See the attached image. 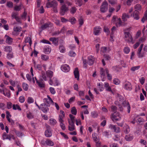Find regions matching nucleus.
Wrapping results in <instances>:
<instances>
[{"mask_svg": "<svg viewBox=\"0 0 147 147\" xmlns=\"http://www.w3.org/2000/svg\"><path fill=\"white\" fill-rule=\"evenodd\" d=\"M22 28L21 27H18L17 26H14L13 28V30L14 32H12L13 35H15L14 34L15 32H20L22 30Z\"/></svg>", "mask_w": 147, "mask_h": 147, "instance_id": "24", "label": "nucleus"}, {"mask_svg": "<svg viewBox=\"0 0 147 147\" xmlns=\"http://www.w3.org/2000/svg\"><path fill=\"white\" fill-rule=\"evenodd\" d=\"M140 82L141 84L143 85L144 83L145 79L143 77H141L139 79Z\"/></svg>", "mask_w": 147, "mask_h": 147, "instance_id": "64", "label": "nucleus"}, {"mask_svg": "<svg viewBox=\"0 0 147 147\" xmlns=\"http://www.w3.org/2000/svg\"><path fill=\"white\" fill-rule=\"evenodd\" d=\"M135 9V11H141V6L139 4H136L134 7Z\"/></svg>", "mask_w": 147, "mask_h": 147, "instance_id": "29", "label": "nucleus"}, {"mask_svg": "<svg viewBox=\"0 0 147 147\" xmlns=\"http://www.w3.org/2000/svg\"><path fill=\"white\" fill-rule=\"evenodd\" d=\"M74 73L75 78L77 79V80H79V73L78 71V68H76L75 69Z\"/></svg>", "mask_w": 147, "mask_h": 147, "instance_id": "18", "label": "nucleus"}, {"mask_svg": "<svg viewBox=\"0 0 147 147\" xmlns=\"http://www.w3.org/2000/svg\"><path fill=\"white\" fill-rule=\"evenodd\" d=\"M41 59L44 61H46L49 59V57L47 55H41Z\"/></svg>", "mask_w": 147, "mask_h": 147, "instance_id": "42", "label": "nucleus"}, {"mask_svg": "<svg viewBox=\"0 0 147 147\" xmlns=\"http://www.w3.org/2000/svg\"><path fill=\"white\" fill-rule=\"evenodd\" d=\"M113 83L116 85H118L120 83V81L117 79L115 78L113 80Z\"/></svg>", "mask_w": 147, "mask_h": 147, "instance_id": "56", "label": "nucleus"}, {"mask_svg": "<svg viewBox=\"0 0 147 147\" xmlns=\"http://www.w3.org/2000/svg\"><path fill=\"white\" fill-rule=\"evenodd\" d=\"M122 88L126 90L130 91L132 89V85L130 82L125 81L123 84Z\"/></svg>", "mask_w": 147, "mask_h": 147, "instance_id": "1", "label": "nucleus"}, {"mask_svg": "<svg viewBox=\"0 0 147 147\" xmlns=\"http://www.w3.org/2000/svg\"><path fill=\"white\" fill-rule=\"evenodd\" d=\"M13 109L14 110L18 109L19 111H21V109L20 107L17 104H13Z\"/></svg>", "mask_w": 147, "mask_h": 147, "instance_id": "36", "label": "nucleus"}, {"mask_svg": "<svg viewBox=\"0 0 147 147\" xmlns=\"http://www.w3.org/2000/svg\"><path fill=\"white\" fill-rule=\"evenodd\" d=\"M106 73L107 75V77L108 80H111L112 79L111 75L109 74V71L107 68H106Z\"/></svg>", "mask_w": 147, "mask_h": 147, "instance_id": "33", "label": "nucleus"}, {"mask_svg": "<svg viewBox=\"0 0 147 147\" xmlns=\"http://www.w3.org/2000/svg\"><path fill=\"white\" fill-rule=\"evenodd\" d=\"M13 54L12 53H8L7 55V58L9 59H10L13 58Z\"/></svg>", "mask_w": 147, "mask_h": 147, "instance_id": "46", "label": "nucleus"}, {"mask_svg": "<svg viewBox=\"0 0 147 147\" xmlns=\"http://www.w3.org/2000/svg\"><path fill=\"white\" fill-rule=\"evenodd\" d=\"M27 117L29 119H32L34 117V116L32 113L30 112L27 113Z\"/></svg>", "mask_w": 147, "mask_h": 147, "instance_id": "54", "label": "nucleus"}, {"mask_svg": "<svg viewBox=\"0 0 147 147\" xmlns=\"http://www.w3.org/2000/svg\"><path fill=\"white\" fill-rule=\"evenodd\" d=\"M50 124L53 126L54 125L57 123V122L55 119H54L51 118L49 120Z\"/></svg>", "mask_w": 147, "mask_h": 147, "instance_id": "37", "label": "nucleus"}, {"mask_svg": "<svg viewBox=\"0 0 147 147\" xmlns=\"http://www.w3.org/2000/svg\"><path fill=\"white\" fill-rule=\"evenodd\" d=\"M41 42L43 43L51 45V43L48 40L43 39L41 41Z\"/></svg>", "mask_w": 147, "mask_h": 147, "instance_id": "61", "label": "nucleus"}, {"mask_svg": "<svg viewBox=\"0 0 147 147\" xmlns=\"http://www.w3.org/2000/svg\"><path fill=\"white\" fill-rule=\"evenodd\" d=\"M5 37H7L5 40L6 42L8 45H11L13 42V39L7 35H5Z\"/></svg>", "mask_w": 147, "mask_h": 147, "instance_id": "17", "label": "nucleus"}, {"mask_svg": "<svg viewBox=\"0 0 147 147\" xmlns=\"http://www.w3.org/2000/svg\"><path fill=\"white\" fill-rule=\"evenodd\" d=\"M122 104L125 106L127 107V112L128 113H129L130 111L131 107L128 102L126 101H124L122 103Z\"/></svg>", "mask_w": 147, "mask_h": 147, "instance_id": "19", "label": "nucleus"}, {"mask_svg": "<svg viewBox=\"0 0 147 147\" xmlns=\"http://www.w3.org/2000/svg\"><path fill=\"white\" fill-rule=\"evenodd\" d=\"M49 106L45 104H42L40 105V109L41 110L43 113H46L49 110L48 108Z\"/></svg>", "mask_w": 147, "mask_h": 147, "instance_id": "7", "label": "nucleus"}, {"mask_svg": "<svg viewBox=\"0 0 147 147\" xmlns=\"http://www.w3.org/2000/svg\"><path fill=\"white\" fill-rule=\"evenodd\" d=\"M11 139L13 140L15 139V137L12 135L9 134L8 135L6 139H8L9 140H11Z\"/></svg>", "mask_w": 147, "mask_h": 147, "instance_id": "51", "label": "nucleus"}, {"mask_svg": "<svg viewBox=\"0 0 147 147\" xmlns=\"http://www.w3.org/2000/svg\"><path fill=\"white\" fill-rule=\"evenodd\" d=\"M61 69L62 71L65 72H68L70 69L69 66L67 64L63 65L61 66Z\"/></svg>", "mask_w": 147, "mask_h": 147, "instance_id": "9", "label": "nucleus"}, {"mask_svg": "<svg viewBox=\"0 0 147 147\" xmlns=\"http://www.w3.org/2000/svg\"><path fill=\"white\" fill-rule=\"evenodd\" d=\"M49 24L48 23H45L44 24L42 25L41 27V32L42 31V30H44L47 28L49 27Z\"/></svg>", "mask_w": 147, "mask_h": 147, "instance_id": "30", "label": "nucleus"}, {"mask_svg": "<svg viewBox=\"0 0 147 147\" xmlns=\"http://www.w3.org/2000/svg\"><path fill=\"white\" fill-rule=\"evenodd\" d=\"M59 49L60 52L61 53H64L66 49L64 46L63 44H60V45Z\"/></svg>", "mask_w": 147, "mask_h": 147, "instance_id": "25", "label": "nucleus"}, {"mask_svg": "<svg viewBox=\"0 0 147 147\" xmlns=\"http://www.w3.org/2000/svg\"><path fill=\"white\" fill-rule=\"evenodd\" d=\"M69 117L71 119V122H74L75 121V117L71 114L69 115Z\"/></svg>", "mask_w": 147, "mask_h": 147, "instance_id": "57", "label": "nucleus"}, {"mask_svg": "<svg viewBox=\"0 0 147 147\" xmlns=\"http://www.w3.org/2000/svg\"><path fill=\"white\" fill-rule=\"evenodd\" d=\"M110 50L109 47H102L101 48V51L104 53H108L110 51Z\"/></svg>", "mask_w": 147, "mask_h": 147, "instance_id": "26", "label": "nucleus"}, {"mask_svg": "<svg viewBox=\"0 0 147 147\" xmlns=\"http://www.w3.org/2000/svg\"><path fill=\"white\" fill-rule=\"evenodd\" d=\"M98 115V113L96 111H92L91 113V116L93 118L97 117Z\"/></svg>", "mask_w": 147, "mask_h": 147, "instance_id": "34", "label": "nucleus"}, {"mask_svg": "<svg viewBox=\"0 0 147 147\" xmlns=\"http://www.w3.org/2000/svg\"><path fill=\"white\" fill-rule=\"evenodd\" d=\"M69 55L71 57H74L75 56L76 54L73 51H71L69 52Z\"/></svg>", "mask_w": 147, "mask_h": 147, "instance_id": "55", "label": "nucleus"}, {"mask_svg": "<svg viewBox=\"0 0 147 147\" xmlns=\"http://www.w3.org/2000/svg\"><path fill=\"white\" fill-rule=\"evenodd\" d=\"M34 99L32 97H30L28 98V103H31L34 102Z\"/></svg>", "mask_w": 147, "mask_h": 147, "instance_id": "60", "label": "nucleus"}, {"mask_svg": "<svg viewBox=\"0 0 147 147\" xmlns=\"http://www.w3.org/2000/svg\"><path fill=\"white\" fill-rule=\"evenodd\" d=\"M140 67L139 66H134L132 67L131 68V70L133 71H134L139 69Z\"/></svg>", "mask_w": 147, "mask_h": 147, "instance_id": "50", "label": "nucleus"}, {"mask_svg": "<svg viewBox=\"0 0 147 147\" xmlns=\"http://www.w3.org/2000/svg\"><path fill=\"white\" fill-rule=\"evenodd\" d=\"M111 108L112 111L114 112V113H116L115 112L116 111L117 109V107L115 106H112L111 107Z\"/></svg>", "mask_w": 147, "mask_h": 147, "instance_id": "58", "label": "nucleus"}, {"mask_svg": "<svg viewBox=\"0 0 147 147\" xmlns=\"http://www.w3.org/2000/svg\"><path fill=\"white\" fill-rule=\"evenodd\" d=\"M134 138L133 136L131 134L126 135L125 137V139L127 141H130L132 140Z\"/></svg>", "mask_w": 147, "mask_h": 147, "instance_id": "21", "label": "nucleus"}, {"mask_svg": "<svg viewBox=\"0 0 147 147\" xmlns=\"http://www.w3.org/2000/svg\"><path fill=\"white\" fill-rule=\"evenodd\" d=\"M49 40L52 42V43L55 46H57L59 44L58 38L55 37H51Z\"/></svg>", "mask_w": 147, "mask_h": 147, "instance_id": "13", "label": "nucleus"}, {"mask_svg": "<svg viewBox=\"0 0 147 147\" xmlns=\"http://www.w3.org/2000/svg\"><path fill=\"white\" fill-rule=\"evenodd\" d=\"M146 20H147V10L146 11L144 17L142 18L141 21L143 23H144Z\"/></svg>", "mask_w": 147, "mask_h": 147, "instance_id": "43", "label": "nucleus"}, {"mask_svg": "<svg viewBox=\"0 0 147 147\" xmlns=\"http://www.w3.org/2000/svg\"><path fill=\"white\" fill-rule=\"evenodd\" d=\"M112 119L113 121H119L121 119L120 114L119 113H114L112 115Z\"/></svg>", "mask_w": 147, "mask_h": 147, "instance_id": "6", "label": "nucleus"}, {"mask_svg": "<svg viewBox=\"0 0 147 147\" xmlns=\"http://www.w3.org/2000/svg\"><path fill=\"white\" fill-rule=\"evenodd\" d=\"M69 10L68 8L67 7L65 4L61 5L60 8V14L62 16L64 15Z\"/></svg>", "mask_w": 147, "mask_h": 147, "instance_id": "4", "label": "nucleus"}, {"mask_svg": "<svg viewBox=\"0 0 147 147\" xmlns=\"http://www.w3.org/2000/svg\"><path fill=\"white\" fill-rule=\"evenodd\" d=\"M109 2L112 5H114L117 3V0H108Z\"/></svg>", "mask_w": 147, "mask_h": 147, "instance_id": "59", "label": "nucleus"}, {"mask_svg": "<svg viewBox=\"0 0 147 147\" xmlns=\"http://www.w3.org/2000/svg\"><path fill=\"white\" fill-rule=\"evenodd\" d=\"M46 74L45 72H42L41 73V76L42 78L45 81L47 80V78L46 76Z\"/></svg>", "mask_w": 147, "mask_h": 147, "instance_id": "53", "label": "nucleus"}, {"mask_svg": "<svg viewBox=\"0 0 147 147\" xmlns=\"http://www.w3.org/2000/svg\"><path fill=\"white\" fill-rule=\"evenodd\" d=\"M88 63L89 65H91L94 63V57L92 55L89 56L88 57Z\"/></svg>", "mask_w": 147, "mask_h": 147, "instance_id": "15", "label": "nucleus"}, {"mask_svg": "<svg viewBox=\"0 0 147 147\" xmlns=\"http://www.w3.org/2000/svg\"><path fill=\"white\" fill-rule=\"evenodd\" d=\"M97 87L98 88L100 91H102L103 90L102 84V82H99L97 83Z\"/></svg>", "mask_w": 147, "mask_h": 147, "instance_id": "31", "label": "nucleus"}, {"mask_svg": "<svg viewBox=\"0 0 147 147\" xmlns=\"http://www.w3.org/2000/svg\"><path fill=\"white\" fill-rule=\"evenodd\" d=\"M130 51V49L129 48L127 47H125L123 49L124 52L126 54H128L129 53Z\"/></svg>", "mask_w": 147, "mask_h": 147, "instance_id": "45", "label": "nucleus"}, {"mask_svg": "<svg viewBox=\"0 0 147 147\" xmlns=\"http://www.w3.org/2000/svg\"><path fill=\"white\" fill-rule=\"evenodd\" d=\"M108 9V3L106 1H105L100 6V11L104 13L107 11Z\"/></svg>", "mask_w": 147, "mask_h": 147, "instance_id": "5", "label": "nucleus"}, {"mask_svg": "<svg viewBox=\"0 0 147 147\" xmlns=\"http://www.w3.org/2000/svg\"><path fill=\"white\" fill-rule=\"evenodd\" d=\"M62 117H61L59 116V120L60 123V125L61 128L63 130H65V129L66 127L65 125L63 123L64 121L62 119Z\"/></svg>", "mask_w": 147, "mask_h": 147, "instance_id": "14", "label": "nucleus"}, {"mask_svg": "<svg viewBox=\"0 0 147 147\" xmlns=\"http://www.w3.org/2000/svg\"><path fill=\"white\" fill-rule=\"evenodd\" d=\"M4 51L6 52L11 53L12 51V48L11 46L9 45H6L3 47Z\"/></svg>", "mask_w": 147, "mask_h": 147, "instance_id": "11", "label": "nucleus"}, {"mask_svg": "<svg viewBox=\"0 0 147 147\" xmlns=\"http://www.w3.org/2000/svg\"><path fill=\"white\" fill-rule=\"evenodd\" d=\"M42 67V65L41 64H37L36 66L34 67L36 69H37L39 70H40L41 69Z\"/></svg>", "mask_w": 147, "mask_h": 147, "instance_id": "49", "label": "nucleus"}, {"mask_svg": "<svg viewBox=\"0 0 147 147\" xmlns=\"http://www.w3.org/2000/svg\"><path fill=\"white\" fill-rule=\"evenodd\" d=\"M124 132L125 134H128L130 131L129 126L127 125H126L123 127Z\"/></svg>", "mask_w": 147, "mask_h": 147, "instance_id": "28", "label": "nucleus"}, {"mask_svg": "<svg viewBox=\"0 0 147 147\" xmlns=\"http://www.w3.org/2000/svg\"><path fill=\"white\" fill-rule=\"evenodd\" d=\"M71 112L73 115H76L77 114V110L75 107H73L71 108Z\"/></svg>", "mask_w": 147, "mask_h": 147, "instance_id": "40", "label": "nucleus"}, {"mask_svg": "<svg viewBox=\"0 0 147 147\" xmlns=\"http://www.w3.org/2000/svg\"><path fill=\"white\" fill-rule=\"evenodd\" d=\"M58 5L56 1L53 0L52 1H49L47 3L46 6L47 8L53 7L55 8Z\"/></svg>", "mask_w": 147, "mask_h": 147, "instance_id": "3", "label": "nucleus"}, {"mask_svg": "<svg viewBox=\"0 0 147 147\" xmlns=\"http://www.w3.org/2000/svg\"><path fill=\"white\" fill-rule=\"evenodd\" d=\"M76 11V8L75 7H72L70 9V12L72 14L74 13Z\"/></svg>", "mask_w": 147, "mask_h": 147, "instance_id": "62", "label": "nucleus"}, {"mask_svg": "<svg viewBox=\"0 0 147 147\" xmlns=\"http://www.w3.org/2000/svg\"><path fill=\"white\" fill-rule=\"evenodd\" d=\"M46 74L47 77L49 78H51L53 76V72L51 70H48L46 71Z\"/></svg>", "mask_w": 147, "mask_h": 147, "instance_id": "23", "label": "nucleus"}, {"mask_svg": "<svg viewBox=\"0 0 147 147\" xmlns=\"http://www.w3.org/2000/svg\"><path fill=\"white\" fill-rule=\"evenodd\" d=\"M92 138L94 141L95 142L96 144L99 143V139L97 137L96 134L95 133L93 134L92 135Z\"/></svg>", "mask_w": 147, "mask_h": 147, "instance_id": "22", "label": "nucleus"}, {"mask_svg": "<svg viewBox=\"0 0 147 147\" xmlns=\"http://www.w3.org/2000/svg\"><path fill=\"white\" fill-rule=\"evenodd\" d=\"M139 11H134L133 13L131 14V16L133 17L134 19L137 20L139 19Z\"/></svg>", "mask_w": 147, "mask_h": 147, "instance_id": "16", "label": "nucleus"}, {"mask_svg": "<svg viewBox=\"0 0 147 147\" xmlns=\"http://www.w3.org/2000/svg\"><path fill=\"white\" fill-rule=\"evenodd\" d=\"M25 42L26 43L28 42L30 44H31L32 42L31 40L30 37H27L25 39Z\"/></svg>", "mask_w": 147, "mask_h": 147, "instance_id": "52", "label": "nucleus"}, {"mask_svg": "<svg viewBox=\"0 0 147 147\" xmlns=\"http://www.w3.org/2000/svg\"><path fill=\"white\" fill-rule=\"evenodd\" d=\"M130 16L128 13H123L122 16V19L124 22L126 21L127 19L130 18Z\"/></svg>", "mask_w": 147, "mask_h": 147, "instance_id": "20", "label": "nucleus"}, {"mask_svg": "<svg viewBox=\"0 0 147 147\" xmlns=\"http://www.w3.org/2000/svg\"><path fill=\"white\" fill-rule=\"evenodd\" d=\"M69 125L68 126L69 130L71 131H72L75 129L74 125V122H71L69 119L68 120Z\"/></svg>", "mask_w": 147, "mask_h": 147, "instance_id": "12", "label": "nucleus"}, {"mask_svg": "<svg viewBox=\"0 0 147 147\" xmlns=\"http://www.w3.org/2000/svg\"><path fill=\"white\" fill-rule=\"evenodd\" d=\"M37 83L38 86L41 88H43L45 87V84L42 80L39 81Z\"/></svg>", "mask_w": 147, "mask_h": 147, "instance_id": "38", "label": "nucleus"}, {"mask_svg": "<svg viewBox=\"0 0 147 147\" xmlns=\"http://www.w3.org/2000/svg\"><path fill=\"white\" fill-rule=\"evenodd\" d=\"M105 73H106V69H104L102 68H100V76L102 79H102V81H104V80L106 78V76H105Z\"/></svg>", "mask_w": 147, "mask_h": 147, "instance_id": "10", "label": "nucleus"}, {"mask_svg": "<svg viewBox=\"0 0 147 147\" xmlns=\"http://www.w3.org/2000/svg\"><path fill=\"white\" fill-rule=\"evenodd\" d=\"M22 87L24 90L27 91L28 89V86L27 84L25 83H23L22 84Z\"/></svg>", "mask_w": 147, "mask_h": 147, "instance_id": "41", "label": "nucleus"}, {"mask_svg": "<svg viewBox=\"0 0 147 147\" xmlns=\"http://www.w3.org/2000/svg\"><path fill=\"white\" fill-rule=\"evenodd\" d=\"M44 50L46 53H48L51 51V49L49 47H46L44 48Z\"/></svg>", "mask_w": 147, "mask_h": 147, "instance_id": "39", "label": "nucleus"}, {"mask_svg": "<svg viewBox=\"0 0 147 147\" xmlns=\"http://www.w3.org/2000/svg\"><path fill=\"white\" fill-rule=\"evenodd\" d=\"M124 38L125 41L129 43H133V38L130 33L125 32L124 34Z\"/></svg>", "mask_w": 147, "mask_h": 147, "instance_id": "2", "label": "nucleus"}, {"mask_svg": "<svg viewBox=\"0 0 147 147\" xmlns=\"http://www.w3.org/2000/svg\"><path fill=\"white\" fill-rule=\"evenodd\" d=\"M69 21L72 24H74L75 23L76 21V19L72 17L70 18Z\"/></svg>", "mask_w": 147, "mask_h": 147, "instance_id": "48", "label": "nucleus"}, {"mask_svg": "<svg viewBox=\"0 0 147 147\" xmlns=\"http://www.w3.org/2000/svg\"><path fill=\"white\" fill-rule=\"evenodd\" d=\"M45 142L47 145L49 146H53L54 145V143L49 140H47Z\"/></svg>", "mask_w": 147, "mask_h": 147, "instance_id": "35", "label": "nucleus"}, {"mask_svg": "<svg viewBox=\"0 0 147 147\" xmlns=\"http://www.w3.org/2000/svg\"><path fill=\"white\" fill-rule=\"evenodd\" d=\"M7 108L8 109H10L13 107V105L10 102H8L7 103Z\"/></svg>", "mask_w": 147, "mask_h": 147, "instance_id": "44", "label": "nucleus"}, {"mask_svg": "<svg viewBox=\"0 0 147 147\" xmlns=\"http://www.w3.org/2000/svg\"><path fill=\"white\" fill-rule=\"evenodd\" d=\"M102 29L101 28L98 26L95 27L93 29V34L95 35H99L101 32Z\"/></svg>", "mask_w": 147, "mask_h": 147, "instance_id": "8", "label": "nucleus"}, {"mask_svg": "<svg viewBox=\"0 0 147 147\" xmlns=\"http://www.w3.org/2000/svg\"><path fill=\"white\" fill-rule=\"evenodd\" d=\"M44 104H45L47 105L48 106H50V104L52 103L47 98H44L43 100Z\"/></svg>", "mask_w": 147, "mask_h": 147, "instance_id": "32", "label": "nucleus"}, {"mask_svg": "<svg viewBox=\"0 0 147 147\" xmlns=\"http://www.w3.org/2000/svg\"><path fill=\"white\" fill-rule=\"evenodd\" d=\"M49 90L51 93L52 94H55L56 91L54 88L51 87L49 88Z\"/></svg>", "mask_w": 147, "mask_h": 147, "instance_id": "47", "label": "nucleus"}, {"mask_svg": "<svg viewBox=\"0 0 147 147\" xmlns=\"http://www.w3.org/2000/svg\"><path fill=\"white\" fill-rule=\"evenodd\" d=\"M45 136L48 137H51L52 135V134L51 129H47L45 132Z\"/></svg>", "mask_w": 147, "mask_h": 147, "instance_id": "27", "label": "nucleus"}, {"mask_svg": "<svg viewBox=\"0 0 147 147\" xmlns=\"http://www.w3.org/2000/svg\"><path fill=\"white\" fill-rule=\"evenodd\" d=\"M27 13L25 11H24V13L21 16V18L23 19H24L25 20H26V16Z\"/></svg>", "mask_w": 147, "mask_h": 147, "instance_id": "63", "label": "nucleus"}]
</instances>
